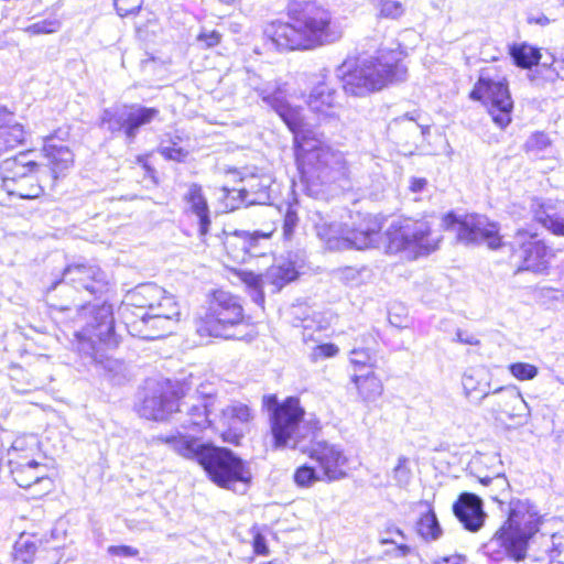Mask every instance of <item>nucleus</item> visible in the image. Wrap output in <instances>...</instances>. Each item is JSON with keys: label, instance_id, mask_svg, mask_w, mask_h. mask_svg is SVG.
Here are the masks:
<instances>
[{"label": "nucleus", "instance_id": "f257e3e1", "mask_svg": "<svg viewBox=\"0 0 564 564\" xmlns=\"http://www.w3.org/2000/svg\"><path fill=\"white\" fill-rule=\"evenodd\" d=\"M305 411L297 398H288L276 405L271 416L274 448L290 446L308 455L326 481L346 476L347 457L343 449L325 441H316L317 421H305Z\"/></svg>", "mask_w": 564, "mask_h": 564}, {"label": "nucleus", "instance_id": "f03ea898", "mask_svg": "<svg viewBox=\"0 0 564 564\" xmlns=\"http://www.w3.org/2000/svg\"><path fill=\"white\" fill-rule=\"evenodd\" d=\"M288 22L274 21L264 30L279 50H312L341 37L330 12L313 1L292 0L288 6Z\"/></svg>", "mask_w": 564, "mask_h": 564}, {"label": "nucleus", "instance_id": "7ed1b4c3", "mask_svg": "<svg viewBox=\"0 0 564 564\" xmlns=\"http://www.w3.org/2000/svg\"><path fill=\"white\" fill-rule=\"evenodd\" d=\"M167 444L180 456L197 462L217 486L234 489L237 482L250 484L252 475L248 465L230 449L202 443L181 432L155 438Z\"/></svg>", "mask_w": 564, "mask_h": 564}, {"label": "nucleus", "instance_id": "20e7f679", "mask_svg": "<svg viewBox=\"0 0 564 564\" xmlns=\"http://www.w3.org/2000/svg\"><path fill=\"white\" fill-rule=\"evenodd\" d=\"M336 73L347 94L366 96L390 84L403 82L408 69L401 63V52L380 50L376 56L347 58Z\"/></svg>", "mask_w": 564, "mask_h": 564}, {"label": "nucleus", "instance_id": "39448f33", "mask_svg": "<svg viewBox=\"0 0 564 564\" xmlns=\"http://www.w3.org/2000/svg\"><path fill=\"white\" fill-rule=\"evenodd\" d=\"M540 516L528 500H512L506 522L482 545L484 553L492 561L525 557L529 540L539 531Z\"/></svg>", "mask_w": 564, "mask_h": 564}, {"label": "nucleus", "instance_id": "423d86ee", "mask_svg": "<svg viewBox=\"0 0 564 564\" xmlns=\"http://www.w3.org/2000/svg\"><path fill=\"white\" fill-rule=\"evenodd\" d=\"M311 221L314 225L317 237L329 249L358 250L373 248L380 239L381 221L377 217H366L357 228H347L334 220L330 216L321 212H313Z\"/></svg>", "mask_w": 564, "mask_h": 564}, {"label": "nucleus", "instance_id": "0eeeda50", "mask_svg": "<svg viewBox=\"0 0 564 564\" xmlns=\"http://www.w3.org/2000/svg\"><path fill=\"white\" fill-rule=\"evenodd\" d=\"M243 322V308L239 300L225 291H216L204 316L196 321L200 337L240 338L234 328Z\"/></svg>", "mask_w": 564, "mask_h": 564}, {"label": "nucleus", "instance_id": "6e6552de", "mask_svg": "<svg viewBox=\"0 0 564 564\" xmlns=\"http://www.w3.org/2000/svg\"><path fill=\"white\" fill-rule=\"evenodd\" d=\"M80 330L76 332L77 349L79 352H91L95 345L116 348L119 344L115 333V319L111 305L87 304L77 314Z\"/></svg>", "mask_w": 564, "mask_h": 564}, {"label": "nucleus", "instance_id": "1a4fd4ad", "mask_svg": "<svg viewBox=\"0 0 564 564\" xmlns=\"http://www.w3.org/2000/svg\"><path fill=\"white\" fill-rule=\"evenodd\" d=\"M388 251H409L415 257L429 254L437 249L440 238L432 232L425 219H404L392 223L387 231Z\"/></svg>", "mask_w": 564, "mask_h": 564}, {"label": "nucleus", "instance_id": "9d476101", "mask_svg": "<svg viewBox=\"0 0 564 564\" xmlns=\"http://www.w3.org/2000/svg\"><path fill=\"white\" fill-rule=\"evenodd\" d=\"M470 98L480 100L494 122L505 128L511 122L513 100L505 78H491L481 74L470 93Z\"/></svg>", "mask_w": 564, "mask_h": 564}, {"label": "nucleus", "instance_id": "9b49d317", "mask_svg": "<svg viewBox=\"0 0 564 564\" xmlns=\"http://www.w3.org/2000/svg\"><path fill=\"white\" fill-rule=\"evenodd\" d=\"M164 305L165 310L135 314L134 317L126 313L124 324L128 332L147 340H155L172 334L180 321V307L175 299H167Z\"/></svg>", "mask_w": 564, "mask_h": 564}, {"label": "nucleus", "instance_id": "f8f14e48", "mask_svg": "<svg viewBox=\"0 0 564 564\" xmlns=\"http://www.w3.org/2000/svg\"><path fill=\"white\" fill-rule=\"evenodd\" d=\"M294 155L302 177L325 180L329 171H339L343 164L340 153L334 152L327 143H295Z\"/></svg>", "mask_w": 564, "mask_h": 564}, {"label": "nucleus", "instance_id": "ddd939ff", "mask_svg": "<svg viewBox=\"0 0 564 564\" xmlns=\"http://www.w3.org/2000/svg\"><path fill=\"white\" fill-rule=\"evenodd\" d=\"M36 163L33 160H26V155H20L12 160H6L0 165L1 187L11 196H18L24 199L39 197L43 192L36 183L35 177L30 174Z\"/></svg>", "mask_w": 564, "mask_h": 564}, {"label": "nucleus", "instance_id": "4468645a", "mask_svg": "<svg viewBox=\"0 0 564 564\" xmlns=\"http://www.w3.org/2000/svg\"><path fill=\"white\" fill-rule=\"evenodd\" d=\"M512 259L519 264L517 273L531 271L533 273H545L550 260L554 257L552 250L535 234L519 229L510 242Z\"/></svg>", "mask_w": 564, "mask_h": 564}, {"label": "nucleus", "instance_id": "2eb2a0df", "mask_svg": "<svg viewBox=\"0 0 564 564\" xmlns=\"http://www.w3.org/2000/svg\"><path fill=\"white\" fill-rule=\"evenodd\" d=\"M262 101L271 107L293 132V141H308L314 139L312 124L305 122L302 109L292 107L284 97L280 86L263 84V87H254Z\"/></svg>", "mask_w": 564, "mask_h": 564}, {"label": "nucleus", "instance_id": "dca6fc26", "mask_svg": "<svg viewBox=\"0 0 564 564\" xmlns=\"http://www.w3.org/2000/svg\"><path fill=\"white\" fill-rule=\"evenodd\" d=\"M444 224L452 227L457 232L458 240L466 245L485 242L490 249L501 246L497 224L490 223L486 216L470 214L457 219L455 215L448 214Z\"/></svg>", "mask_w": 564, "mask_h": 564}, {"label": "nucleus", "instance_id": "f3484780", "mask_svg": "<svg viewBox=\"0 0 564 564\" xmlns=\"http://www.w3.org/2000/svg\"><path fill=\"white\" fill-rule=\"evenodd\" d=\"M158 115L159 110L155 108L117 106L104 110L101 122L109 130H123L127 138L133 139L139 129L154 120Z\"/></svg>", "mask_w": 564, "mask_h": 564}, {"label": "nucleus", "instance_id": "a211bd4d", "mask_svg": "<svg viewBox=\"0 0 564 564\" xmlns=\"http://www.w3.org/2000/svg\"><path fill=\"white\" fill-rule=\"evenodd\" d=\"M183 398H185L183 387L175 388L170 381L158 383L144 397L138 412L148 420L163 421L177 411V404Z\"/></svg>", "mask_w": 564, "mask_h": 564}, {"label": "nucleus", "instance_id": "6ab92c4d", "mask_svg": "<svg viewBox=\"0 0 564 564\" xmlns=\"http://www.w3.org/2000/svg\"><path fill=\"white\" fill-rule=\"evenodd\" d=\"M167 299H174L167 294L164 289L154 283H143L129 291L121 306V314L126 321V313L131 317L135 314L153 313L165 310L164 302Z\"/></svg>", "mask_w": 564, "mask_h": 564}, {"label": "nucleus", "instance_id": "aec40b11", "mask_svg": "<svg viewBox=\"0 0 564 564\" xmlns=\"http://www.w3.org/2000/svg\"><path fill=\"white\" fill-rule=\"evenodd\" d=\"M270 236L271 234L259 230L253 232L235 230L231 232L224 231V238H219V240L232 262L245 263L251 257L264 254L263 243Z\"/></svg>", "mask_w": 564, "mask_h": 564}, {"label": "nucleus", "instance_id": "412c9836", "mask_svg": "<svg viewBox=\"0 0 564 564\" xmlns=\"http://www.w3.org/2000/svg\"><path fill=\"white\" fill-rule=\"evenodd\" d=\"M69 284L76 291H85L90 295H97L107 286V276L97 265L70 264L64 269L62 281L54 284Z\"/></svg>", "mask_w": 564, "mask_h": 564}, {"label": "nucleus", "instance_id": "4be33fe9", "mask_svg": "<svg viewBox=\"0 0 564 564\" xmlns=\"http://www.w3.org/2000/svg\"><path fill=\"white\" fill-rule=\"evenodd\" d=\"M492 414L496 419L507 416L509 419L525 417L529 415V406L520 390L514 386L500 387L490 390L488 399Z\"/></svg>", "mask_w": 564, "mask_h": 564}, {"label": "nucleus", "instance_id": "5701e85b", "mask_svg": "<svg viewBox=\"0 0 564 564\" xmlns=\"http://www.w3.org/2000/svg\"><path fill=\"white\" fill-rule=\"evenodd\" d=\"M453 511L464 528L477 532L484 524L486 513L481 499L470 492H464L453 506Z\"/></svg>", "mask_w": 564, "mask_h": 564}, {"label": "nucleus", "instance_id": "b1692460", "mask_svg": "<svg viewBox=\"0 0 564 564\" xmlns=\"http://www.w3.org/2000/svg\"><path fill=\"white\" fill-rule=\"evenodd\" d=\"M183 200L186 212L194 215L197 219L199 237L205 238L209 230L210 218L208 204L203 194L202 186L196 183L189 184Z\"/></svg>", "mask_w": 564, "mask_h": 564}, {"label": "nucleus", "instance_id": "393cba45", "mask_svg": "<svg viewBox=\"0 0 564 564\" xmlns=\"http://www.w3.org/2000/svg\"><path fill=\"white\" fill-rule=\"evenodd\" d=\"M209 406L210 403L207 400L195 398V401L189 403L181 399L180 404H177V412L182 413L185 411L186 413L182 427L184 430L200 431L209 426L212 424Z\"/></svg>", "mask_w": 564, "mask_h": 564}, {"label": "nucleus", "instance_id": "a878e982", "mask_svg": "<svg viewBox=\"0 0 564 564\" xmlns=\"http://www.w3.org/2000/svg\"><path fill=\"white\" fill-rule=\"evenodd\" d=\"M481 462H489L492 467V475H478L479 482L490 488L489 497L502 503L501 496L509 490V481L503 473V465L499 455L486 456Z\"/></svg>", "mask_w": 564, "mask_h": 564}, {"label": "nucleus", "instance_id": "bb28decb", "mask_svg": "<svg viewBox=\"0 0 564 564\" xmlns=\"http://www.w3.org/2000/svg\"><path fill=\"white\" fill-rule=\"evenodd\" d=\"M43 162L40 164L47 165L54 178H57L59 174L69 170L74 163V153L69 148L64 145H57L55 143H44L42 149Z\"/></svg>", "mask_w": 564, "mask_h": 564}, {"label": "nucleus", "instance_id": "cd10ccee", "mask_svg": "<svg viewBox=\"0 0 564 564\" xmlns=\"http://www.w3.org/2000/svg\"><path fill=\"white\" fill-rule=\"evenodd\" d=\"M465 395L469 399H488L491 390L489 376L484 368H469L462 378Z\"/></svg>", "mask_w": 564, "mask_h": 564}, {"label": "nucleus", "instance_id": "c85d7f7f", "mask_svg": "<svg viewBox=\"0 0 564 564\" xmlns=\"http://www.w3.org/2000/svg\"><path fill=\"white\" fill-rule=\"evenodd\" d=\"M12 477L15 484L22 488H29L34 484L47 482L51 479L46 476V467L35 460H29L26 464H19L12 469Z\"/></svg>", "mask_w": 564, "mask_h": 564}, {"label": "nucleus", "instance_id": "c756f323", "mask_svg": "<svg viewBox=\"0 0 564 564\" xmlns=\"http://www.w3.org/2000/svg\"><path fill=\"white\" fill-rule=\"evenodd\" d=\"M297 271L293 262L278 260L264 273V281L272 286V292H279L284 285L295 280Z\"/></svg>", "mask_w": 564, "mask_h": 564}, {"label": "nucleus", "instance_id": "7c9ffc66", "mask_svg": "<svg viewBox=\"0 0 564 564\" xmlns=\"http://www.w3.org/2000/svg\"><path fill=\"white\" fill-rule=\"evenodd\" d=\"M112 348H107L105 345H95V348L91 352H79L85 358L88 359V362L95 365L98 369L105 370L111 375L121 373L123 370V364L112 356L106 354L107 350H111Z\"/></svg>", "mask_w": 564, "mask_h": 564}, {"label": "nucleus", "instance_id": "2f4dec72", "mask_svg": "<svg viewBox=\"0 0 564 564\" xmlns=\"http://www.w3.org/2000/svg\"><path fill=\"white\" fill-rule=\"evenodd\" d=\"M351 380L364 402L371 403L381 397L383 386L381 380L373 372H369L367 375H354Z\"/></svg>", "mask_w": 564, "mask_h": 564}, {"label": "nucleus", "instance_id": "473e14b6", "mask_svg": "<svg viewBox=\"0 0 564 564\" xmlns=\"http://www.w3.org/2000/svg\"><path fill=\"white\" fill-rule=\"evenodd\" d=\"M336 104V91L325 83L316 85L308 99V105L314 111L326 116L330 115L329 110L334 108Z\"/></svg>", "mask_w": 564, "mask_h": 564}, {"label": "nucleus", "instance_id": "72a5a7b5", "mask_svg": "<svg viewBox=\"0 0 564 564\" xmlns=\"http://www.w3.org/2000/svg\"><path fill=\"white\" fill-rule=\"evenodd\" d=\"M534 218L552 234L564 236V217L558 215L551 204L538 203Z\"/></svg>", "mask_w": 564, "mask_h": 564}, {"label": "nucleus", "instance_id": "f704fd0d", "mask_svg": "<svg viewBox=\"0 0 564 564\" xmlns=\"http://www.w3.org/2000/svg\"><path fill=\"white\" fill-rule=\"evenodd\" d=\"M425 511L422 512L416 522V532L425 541H435L442 535V529L432 507L427 502H422Z\"/></svg>", "mask_w": 564, "mask_h": 564}, {"label": "nucleus", "instance_id": "c9c22d12", "mask_svg": "<svg viewBox=\"0 0 564 564\" xmlns=\"http://www.w3.org/2000/svg\"><path fill=\"white\" fill-rule=\"evenodd\" d=\"M252 419L251 410L240 402L228 404L221 410L220 421L224 427H234L246 424Z\"/></svg>", "mask_w": 564, "mask_h": 564}, {"label": "nucleus", "instance_id": "e433bc0d", "mask_svg": "<svg viewBox=\"0 0 564 564\" xmlns=\"http://www.w3.org/2000/svg\"><path fill=\"white\" fill-rule=\"evenodd\" d=\"M511 56L518 66L530 68L539 63L541 54L538 48L527 44H521L512 47Z\"/></svg>", "mask_w": 564, "mask_h": 564}, {"label": "nucleus", "instance_id": "4c0bfd02", "mask_svg": "<svg viewBox=\"0 0 564 564\" xmlns=\"http://www.w3.org/2000/svg\"><path fill=\"white\" fill-rule=\"evenodd\" d=\"M10 113L6 109H0V139L4 141H24L25 133L21 124L8 126L7 119Z\"/></svg>", "mask_w": 564, "mask_h": 564}, {"label": "nucleus", "instance_id": "58836bf2", "mask_svg": "<svg viewBox=\"0 0 564 564\" xmlns=\"http://www.w3.org/2000/svg\"><path fill=\"white\" fill-rule=\"evenodd\" d=\"M373 6L383 19L398 20L405 12L404 3L400 0H377Z\"/></svg>", "mask_w": 564, "mask_h": 564}, {"label": "nucleus", "instance_id": "ea45409f", "mask_svg": "<svg viewBox=\"0 0 564 564\" xmlns=\"http://www.w3.org/2000/svg\"><path fill=\"white\" fill-rule=\"evenodd\" d=\"M295 482L301 487H311L319 480H326L318 470L317 466L303 465L294 474Z\"/></svg>", "mask_w": 564, "mask_h": 564}, {"label": "nucleus", "instance_id": "a19ab883", "mask_svg": "<svg viewBox=\"0 0 564 564\" xmlns=\"http://www.w3.org/2000/svg\"><path fill=\"white\" fill-rule=\"evenodd\" d=\"M36 552L35 542L29 538L21 536L14 545V557L23 564L30 563Z\"/></svg>", "mask_w": 564, "mask_h": 564}, {"label": "nucleus", "instance_id": "79ce46f5", "mask_svg": "<svg viewBox=\"0 0 564 564\" xmlns=\"http://www.w3.org/2000/svg\"><path fill=\"white\" fill-rule=\"evenodd\" d=\"M412 473L409 467V459L404 456L399 457L397 466L393 468V479L399 487H405L410 484Z\"/></svg>", "mask_w": 564, "mask_h": 564}, {"label": "nucleus", "instance_id": "37998d69", "mask_svg": "<svg viewBox=\"0 0 564 564\" xmlns=\"http://www.w3.org/2000/svg\"><path fill=\"white\" fill-rule=\"evenodd\" d=\"M509 370L513 377L518 380H532L534 379L539 370L534 365L527 362H514L509 366Z\"/></svg>", "mask_w": 564, "mask_h": 564}, {"label": "nucleus", "instance_id": "c03bdc74", "mask_svg": "<svg viewBox=\"0 0 564 564\" xmlns=\"http://www.w3.org/2000/svg\"><path fill=\"white\" fill-rule=\"evenodd\" d=\"M223 35L216 30L202 28L196 36V42L200 48H212L221 42Z\"/></svg>", "mask_w": 564, "mask_h": 564}, {"label": "nucleus", "instance_id": "a18cd8bd", "mask_svg": "<svg viewBox=\"0 0 564 564\" xmlns=\"http://www.w3.org/2000/svg\"><path fill=\"white\" fill-rule=\"evenodd\" d=\"M350 362L356 366H362V367H375L376 359L375 356L371 355L369 349L364 348H354L350 351Z\"/></svg>", "mask_w": 564, "mask_h": 564}, {"label": "nucleus", "instance_id": "49530a36", "mask_svg": "<svg viewBox=\"0 0 564 564\" xmlns=\"http://www.w3.org/2000/svg\"><path fill=\"white\" fill-rule=\"evenodd\" d=\"M297 223H299V217H297V214L294 209H292V207H288L286 212H285V215H284V220H283V237L285 240H291L293 238V235H294V230L297 226Z\"/></svg>", "mask_w": 564, "mask_h": 564}, {"label": "nucleus", "instance_id": "de8ad7c7", "mask_svg": "<svg viewBox=\"0 0 564 564\" xmlns=\"http://www.w3.org/2000/svg\"><path fill=\"white\" fill-rule=\"evenodd\" d=\"M143 3V0H116L115 6L117 12L121 17L134 14L139 12Z\"/></svg>", "mask_w": 564, "mask_h": 564}, {"label": "nucleus", "instance_id": "09e8293b", "mask_svg": "<svg viewBox=\"0 0 564 564\" xmlns=\"http://www.w3.org/2000/svg\"><path fill=\"white\" fill-rule=\"evenodd\" d=\"M59 29V23L57 21H40L30 25L26 31L32 34H47L56 32Z\"/></svg>", "mask_w": 564, "mask_h": 564}, {"label": "nucleus", "instance_id": "8fccbe9b", "mask_svg": "<svg viewBox=\"0 0 564 564\" xmlns=\"http://www.w3.org/2000/svg\"><path fill=\"white\" fill-rule=\"evenodd\" d=\"M337 278L348 285H355L360 281V271L352 267H346L337 271Z\"/></svg>", "mask_w": 564, "mask_h": 564}, {"label": "nucleus", "instance_id": "3c124183", "mask_svg": "<svg viewBox=\"0 0 564 564\" xmlns=\"http://www.w3.org/2000/svg\"><path fill=\"white\" fill-rule=\"evenodd\" d=\"M395 536H400L402 540L405 539L403 531L395 527L394 524H389L386 527L384 531L381 533L380 542L382 544H397Z\"/></svg>", "mask_w": 564, "mask_h": 564}, {"label": "nucleus", "instance_id": "603ef678", "mask_svg": "<svg viewBox=\"0 0 564 564\" xmlns=\"http://www.w3.org/2000/svg\"><path fill=\"white\" fill-rule=\"evenodd\" d=\"M241 280L251 290L256 288H263V285L268 284L264 281V274H256L248 271L241 272Z\"/></svg>", "mask_w": 564, "mask_h": 564}, {"label": "nucleus", "instance_id": "864d4df0", "mask_svg": "<svg viewBox=\"0 0 564 564\" xmlns=\"http://www.w3.org/2000/svg\"><path fill=\"white\" fill-rule=\"evenodd\" d=\"M107 552L118 557H134L139 554V550L130 545H110Z\"/></svg>", "mask_w": 564, "mask_h": 564}, {"label": "nucleus", "instance_id": "5fc2aeb1", "mask_svg": "<svg viewBox=\"0 0 564 564\" xmlns=\"http://www.w3.org/2000/svg\"><path fill=\"white\" fill-rule=\"evenodd\" d=\"M393 124L395 127L401 126L408 130H415V131L420 130L421 134L423 137L426 134V130L429 129V127H423V126L416 123L415 118L409 117L408 115H405L403 118L395 119Z\"/></svg>", "mask_w": 564, "mask_h": 564}, {"label": "nucleus", "instance_id": "6e6d98bb", "mask_svg": "<svg viewBox=\"0 0 564 564\" xmlns=\"http://www.w3.org/2000/svg\"><path fill=\"white\" fill-rule=\"evenodd\" d=\"M561 540H563V536L560 534H553L552 535V550L550 552V558L552 561H557L561 564H564V549H560L561 546Z\"/></svg>", "mask_w": 564, "mask_h": 564}, {"label": "nucleus", "instance_id": "4d7b16f0", "mask_svg": "<svg viewBox=\"0 0 564 564\" xmlns=\"http://www.w3.org/2000/svg\"><path fill=\"white\" fill-rule=\"evenodd\" d=\"M176 145L177 143H172V147L164 148L162 154L170 160L181 162L186 158L187 151H184L182 148H176Z\"/></svg>", "mask_w": 564, "mask_h": 564}, {"label": "nucleus", "instance_id": "13d9d810", "mask_svg": "<svg viewBox=\"0 0 564 564\" xmlns=\"http://www.w3.org/2000/svg\"><path fill=\"white\" fill-rule=\"evenodd\" d=\"M227 430H225L221 434L223 436V440L227 443H230V444H239L240 440L242 438V431L239 429V426H235L234 427H226Z\"/></svg>", "mask_w": 564, "mask_h": 564}, {"label": "nucleus", "instance_id": "bf43d9fd", "mask_svg": "<svg viewBox=\"0 0 564 564\" xmlns=\"http://www.w3.org/2000/svg\"><path fill=\"white\" fill-rule=\"evenodd\" d=\"M492 454L488 455H480L479 457L475 458L473 462V468L476 469L477 476L478 475H492V467L489 462H481V459L486 456H491Z\"/></svg>", "mask_w": 564, "mask_h": 564}, {"label": "nucleus", "instance_id": "052dcab7", "mask_svg": "<svg viewBox=\"0 0 564 564\" xmlns=\"http://www.w3.org/2000/svg\"><path fill=\"white\" fill-rule=\"evenodd\" d=\"M455 340L460 343V344H466V345H471V346H477L480 343L479 339L476 336L466 334V333H464L460 329H458L456 332Z\"/></svg>", "mask_w": 564, "mask_h": 564}, {"label": "nucleus", "instance_id": "680f3d73", "mask_svg": "<svg viewBox=\"0 0 564 564\" xmlns=\"http://www.w3.org/2000/svg\"><path fill=\"white\" fill-rule=\"evenodd\" d=\"M232 192H237L238 193V196L239 198L241 199L242 203H246V204H253L254 203V199L253 198H249V195L251 192H254V186L251 184L249 187H241V188H238V189H232Z\"/></svg>", "mask_w": 564, "mask_h": 564}, {"label": "nucleus", "instance_id": "e2e57ef3", "mask_svg": "<svg viewBox=\"0 0 564 564\" xmlns=\"http://www.w3.org/2000/svg\"><path fill=\"white\" fill-rule=\"evenodd\" d=\"M317 351L324 357H333L338 352V348L334 344H324L317 346Z\"/></svg>", "mask_w": 564, "mask_h": 564}, {"label": "nucleus", "instance_id": "0e129e2a", "mask_svg": "<svg viewBox=\"0 0 564 564\" xmlns=\"http://www.w3.org/2000/svg\"><path fill=\"white\" fill-rule=\"evenodd\" d=\"M253 547H254V551L257 554H265L267 553L268 549L264 543L263 536H261L260 534L256 535L254 542H253Z\"/></svg>", "mask_w": 564, "mask_h": 564}, {"label": "nucleus", "instance_id": "69168bd1", "mask_svg": "<svg viewBox=\"0 0 564 564\" xmlns=\"http://www.w3.org/2000/svg\"><path fill=\"white\" fill-rule=\"evenodd\" d=\"M462 562L460 556H445L434 560L433 564H462Z\"/></svg>", "mask_w": 564, "mask_h": 564}, {"label": "nucleus", "instance_id": "338daca9", "mask_svg": "<svg viewBox=\"0 0 564 564\" xmlns=\"http://www.w3.org/2000/svg\"><path fill=\"white\" fill-rule=\"evenodd\" d=\"M251 296H252V300L257 304H259V305L263 304V302H264V294H263L262 288L252 289L251 290Z\"/></svg>", "mask_w": 564, "mask_h": 564}, {"label": "nucleus", "instance_id": "774afa93", "mask_svg": "<svg viewBox=\"0 0 564 564\" xmlns=\"http://www.w3.org/2000/svg\"><path fill=\"white\" fill-rule=\"evenodd\" d=\"M425 185H426V181L424 178H414L411 182L410 188L412 192H420L424 188Z\"/></svg>", "mask_w": 564, "mask_h": 564}]
</instances>
